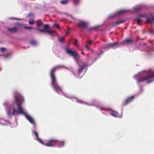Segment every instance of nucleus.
<instances>
[{"label": "nucleus", "instance_id": "1", "mask_svg": "<svg viewBox=\"0 0 154 154\" xmlns=\"http://www.w3.org/2000/svg\"><path fill=\"white\" fill-rule=\"evenodd\" d=\"M15 102L9 106L7 111V115L9 116L12 115H17L21 114L24 115L29 122L35 126V123L33 118L25 112L22 106V104L24 101L23 97L19 93L15 92L14 95Z\"/></svg>", "mask_w": 154, "mask_h": 154}, {"label": "nucleus", "instance_id": "2", "mask_svg": "<svg viewBox=\"0 0 154 154\" xmlns=\"http://www.w3.org/2000/svg\"><path fill=\"white\" fill-rule=\"evenodd\" d=\"M63 67L65 68L63 65H58L54 66L50 70V75L51 80V85L53 88L57 92L59 91H61L62 90L57 84L54 74L55 72L56 69Z\"/></svg>", "mask_w": 154, "mask_h": 154}, {"label": "nucleus", "instance_id": "3", "mask_svg": "<svg viewBox=\"0 0 154 154\" xmlns=\"http://www.w3.org/2000/svg\"><path fill=\"white\" fill-rule=\"evenodd\" d=\"M151 73V69L147 73V75L141 76L137 79L138 83L145 82L147 83H149L153 81L154 79V71L151 74H149Z\"/></svg>", "mask_w": 154, "mask_h": 154}, {"label": "nucleus", "instance_id": "4", "mask_svg": "<svg viewBox=\"0 0 154 154\" xmlns=\"http://www.w3.org/2000/svg\"><path fill=\"white\" fill-rule=\"evenodd\" d=\"M33 134L35 135L36 138V140L39 141L40 143L46 146H52L53 144L55 143V140H49L47 143H45L42 140H41L38 137V135L37 133L35 131H33Z\"/></svg>", "mask_w": 154, "mask_h": 154}, {"label": "nucleus", "instance_id": "5", "mask_svg": "<svg viewBox=\"0 0 154 154\" xmlns=\"http://www.w3.org/2000/svg\"><path fill=\"white\" fill-rule=\"evenodd\" d=\"M66 52L71 57H73L76 60L77 59H80L79 55L75 51H72L69 49L67 48L66 49Z\"/></svg>", "mask_w": 154, "mask_h": 154}, {"label": "nucleus", "instance_id": "6", "mask_svg": "<svg viewBox=\"0 0 154 154\" xmlns=\"http://www.w3.org/2000/svg\"><path fill=\"white\" fill-rule=\"evenodd\" d=\"M49 140H55V143L53 144V146H51V147H54L56 146V145H58V146L59 147H62L64 146V141H60L59 140H54V139H51Z\"/></svg>", "mask_w": 154, "mask_h": 154}, {"label": "nucleus", "instance_id": "7", "mask_svg": "<svg viewBox=\"0 0 154 154\" xmlns=\"http://www.w3.org/2000/svg\"><path fill=\"white\" fill-rule=\"evenodd\" d=\"M49 26L48 24H46L45 25L44 28V32H46L49 34L52 35V34L54 33V31L53 30H49Z\"/></svg>", "mask_w": 154, "mask_h": 154}, {"label": "nucleus", "instance_id": "8", "mask_svg": "<svg viewBox=\"0 0 154 154\" xmlns=\"http://www.w3.org/2000/svg\"><path fill=\"white\" fill-rule=\"evenodd\" d=\"M134 97V96H133L128 98L126 100L122 102V105L123 106H125L129 104L133 100Z\"/></svg>", "mask_w": 154, "mask_h": 154}, {"label": "nucleus", "instance_id": "9", "mask_svg": "<svg viewBox=\"0 0 154 154\" xmlns=\"http://www.w3.org/2000/svg\"><path fill=\"white\" fill-rule=\"evenodd\" d=\"M134 42L133 39L127 38L121 42V45H128L132 44Z\"/></svg>", "mask_w": 154, "mask_h": 154}, {"label": "nucleus", "instance_id": "10", "mask_svg": "<svg viewBox=\"0 0 154 154\" xmlns=\"http://www.w3.org/2000/svg\"><path fill=\"white\" fill-rule=\"evenodd\" d=\"M77 25L78 26L85 28L87 27L88 23L87 22L83 21H80L77 24Z\"/></svg>", "mask_w": 154, "mask_h": 154}, {"label": "nucleus", "instance_id": "11", "mask_svg": "<svg viewBox=\"0 0 154 154\" xmlns=\"http://www.w3.org/2000/svg\"><path fill=\"white\" fill-rule=\"evenodd\" d=\"M153 21H154V17L152 15H149L146 18L147 23H151Z\"/></svg>", "mask_w": 154, "mask_h": 154}, {"label": "nucleus", "instance_id": "12", "mask_svg": "<svg viewBox=\"0 0 154 154\" xmlns=\"http://www.w3.org/2000/svg\"><path fill=\"white\" fill-rule=\"evenodd\" d=\"M117 45V43H109L105 45V46L103 47V48H107L110 47L113 48L115 46Z\"/></svg>", "mask_w": 154, "mask_h": 154}, {"label": "nucleus", "instance_id": "13", "mask_svg": "<svg viewBox=\"0 0 154 154\" xmlns=\"http://www.w3.org/2000/svg\"><path fill=\"white\" fill-rule=\"evenodd\" d=\"M17 28L16 27H14L12 28H8V30L11 32H16L17 30Z\"/></svg>", "mask_w": 154, "mask_h": 154}, {"label": "nucleus", "instance_id": "14", "mask_svg": "<svg viewBox=\"0 0 154 154\" xmlns=\"http://www.w3.org/2000/svg\"><path fill=\"white\" fill-rule=\"evenodd\" d=\"M126 12L125 10H121L117 12L116 14H115V15H117V16H119L121 14H122L125 13Z\"/></svg>", "mask_w": 154, "mask_h": 154}, {"label": "nucleus", "instance_id": "15", "mask_svg": "<svg viewBox=\"0 0 154 154\" xmlns=\"http://www.w3.org/2000/svg\"><path fill=\"white\" fill-rule=\"evenodd\" d=\"M86 66V65L81 66H80V68L79 69L78 72V74L79 75L83 71V70Z\"/></svg>", "mask_w": 154, "mask_h": 154}, {"label": "nucleus", "instance_id": "16", "mask_svg": "<svg viewBox=\"0 0 154 154\" xmlns=\"http://www.w3.org/2000/svg\"><path fill=\"white\" fill-rule=\"evenodd\" d=\"M125 21V20H124L118 21H116V22H115V23H114L113 24V26H114V25H118L120 23H124Z\"/></svg>", "mask_w": 154, "mask_h": 154}, {"label": "nucleus", "instance_id": "17", "mask_svg": "<svg viewBox=\"0 0 154 154\" xmlns=\"http://www.w3.org/2000/svg\"><path fill=\"white\" fill-rule=\"evenodd\" d=\"M43 24V23L41 20H37V26L38 27H40Z\"/></svg>", "mask_w": 154, "mask_h": 154}, {"label": "nucleus", "instance_id": "18", "mask_svg": "<svg viewBox=\"0 0 154 154\" xmlns=\"http://www.w3.org/2000/svg\"><path fill=\"white\" fill-rule=\"evenodd\" d=\"M110 114L112 116L115 117H118L119 115L118 113L116 112H112L110 113Z\"/></svg>", "mask_w": 154, "mask_h": 154}, {"label": "nucleus", "instance_id": "19", "mask_svg": "<svg viewBox=\"0 0 154 154\" xmlns=\"http://www.w3.org/2000/svg\"><path fill=\"white\" fill-rule=\"evenodd\" d=\"M142 9V7L140 6H138L136 7L134 9V11H140V10H141Z\"/></svg>", "mask_w": 154, "mask_h": 154}, {"label": "nucleus", "instance_id": "20", "mask_svg": "<svg viewBox=\"0 0 154 154\" xmlns=\"http://www.w3.org/2000/svg\"><path fill=\"white\" fill-rule=\"evenodd\" d=\"M73 1L74 4L75 5H77L79 4L80 0H73Z\"/></svg>", "mask_w": 154, "mask_h": 154}, {"label": "nucleus", "instance_id": "21", "mask_svg": "<svg viewBox=\"0 0 154 154\" xmlns=\"http://www.w3.org/2000/svg\"><path fill=\"white\" fill-rule=\"evenodd\" d=\"M136 20L137 21V23L138 25H141V20L139 18H137L136 19Z\"/></svg>", "mask_w": 154, "mask_h": 154}, {"label": "nucleus", "instance_id": "22", "mask_svg": "<svg viewBox=\"0 0 154 154\" xmlns=\"http://www.w3.org/2000/svg\"><path fill=\"white\" fill-rule=\"evenodd\" d=\"M68 1L67 0H64L60 1V3L62 4H65L67 3Z\"/></svg>", "mask_w": 154, "mask_h": 154}, {"label": "nucleus", "instance_id": "23", "mask_svg": "<svg viewBox=\"0 0 154 154\" xmlns=\"http://www.w3.org/2000/svg\"><path fill=\"white\" fill-rule=\"evenodd\" d=\"M24 29H34L35 28L33 27H32L30 26H24L23 27Z\"/></svg>", "mask_w": 154, "mask_h": 154}, {"label": "nucleus", "instance_id": "24", "mask_svg": "<svg viewBox=\"0 0 154 154\" xmlns=\"http://www.w3.org/2000/svg\"><path fill=\"white\" fill-rule=\"evenodd\" d=\"M78 40L77 39H76L75 40V42H74L73 44L75 46H77L78 45Z\"/></svg>", "mask_w": 154, "mask_h": 154}, {"label": "nucleus", "instance_id": "25", "mask_svg": "<svg viewBox=\"0 0 154 154\" xmlns=\"http://www.w3.org/2000/svg\"><path fill=\"white\" fill-rule=\"evenodd\" d=\"M30 43L31 44L33 45H35L36 44V42L35 41L33 40L31 41Z\"/></svg>", "mask_w": 154, "mask_h": 154}, {"label": "nucleus", "instance_id": "26", "mask_svg": "<svg viewBox=\"0 0 154 154\" xmlns=\"http://www.w3.org/2000/svg\"><path fill=\"white\" fill-rule=\"evenodd\" d=\"M54 26L55 27L59 28V25L57 23H55L54 25Z\"/></svg>", "mask_w": 154, "mask_h": 154}, {"label": "nucleus", "instance_id": "27", "mask_svg": "<svg viewBox=\"0 0 154 154\" xmlns=\"http://www.w3.org/2000/svg\"><path fill=\"white\" fill-rule=\"evenodd\" d=\"M64 39L63 38H60L59 39L60 42H62L64 41Z\"/></svg>", "mask_w": 154, "mask_h": 154}, {"label": "nucleus", "instance_id": "28", "mask_svg": "<svg viewBox=\"0 0 154 154\" xmlns=\"http://www.w3.org/2000/svg\"><path fill=\"white\" fill-rule=\"evenodd\" d=\"M5 48H0V51L2 52H3L4 51H5Z\"/></svg>", "mask_w": 154, "mask_h": 154}, {"label": "nucleus", "instance_id": "29", "mask_svg": "<svg viewBox=\"0 0 154 154\" xmlns=\"http://www.w3.org/2000/svg\"><path fill=\"white\" fill-rule=\"evenodd\" d=\"M38 31L41 32H44V30L43 29H38Z\"/></svg>", "mask_w": 154, "mask_h": 154}, {"label": "nucleus", "instance_id": "30", "mask_svg": "<svg viewBox=\"0 0 154 154\" xmlns=\"http://www.w3.org/2000/svg\"><path fill=\"white\" fill-rule=\"evenodd\" d=\"M85 47L87 49V50H88V51L90 49V48L89 47V46L88 45H86L85 46Z\"/></svg>", "mask_w": 154, "mask_h": 154}, {"label": "nucleus", "instance_id": "31", "mask_svg": "<svg viewBox=\"0 0 154 154\" xmlns=\"http://www.w3.org/2000/svg\"><path fill=\"white\" fill-rule=\"evenodd\" d=\"M11 20H20V19H19L17 18H10Z\"/></svg>", "mask_w": 154, "mask_h": 154}, {"label": "nucleus", "instance_id": "32", "mask_svg": "<svg viewBox=\"0 0 154 154\" xmlns=\"http://www.w3.org/2000/svg\"><path fill=\"white\" fill-rule=\"evenodd\" d=\"M29 24H34V22L33 21H29Z\"/></svg>", "mask_w": 154, "mask_h": 154}, {"label": "nucleus", "instance_id": "33", "mask_svg": "<svg viewBox=\"0 0 154 154\" xmlns=\"http://www.w3.org/2000/svg\"><path fill=\"white\" fill-rule=\"evenodd\" d=\"M92 43V41H89L87 43L89 45H91Z\"/></svg>", "mask_w": 154, "mask_h": 154}, {"label": "nucleus", "instance_id": "34", "mask_svg": "<svg viewBox=\"0 0 154 154\" xmlns=\"http://www.w3.org/2000/svg\"><path fill=\"white\" fill-rule=\"evenodd\" d=\"M140 17H146V16L144 15H140L139 16Z\"/></svg>", "mask_w": 154, "mask_h": 154}, {"label": "nucleus", "instance_id": "35", "mask_svg": "<svg viewBox=\"0 0 154 154\" xmlns=\"http://www.w3.org/2000/svg\"><path fill=\"white\" fill-rule=\"evenodd\" d=\"M151 33L152 34H154V30L151 31Z\"/></svg>", "mask_w": 154, "mask_h": 154}, {"label": "nucleus", "instance_id": "36", "mask_svg": "<svg viewBox=\"0 0 154 154\" xmlns=\"http://www.w3.org/2000/svg\"><path fill=\"white\" fill-rule=\"evenodd\" d=\"M103 52L101 51L100 53V54H103Z\"/></svg>", "mask_w": 154, "mask_h": 154}, {"label": "nucleus", "instance_id": "37", "mask_svg": "<svg viewBox=\"0 0 154 154\" xmlns=\"http://www.w3.org/2000/svg\"><path fill=\"white\" fill-rule=\"evenodd\" d=\"M68 32H69V31H67L66 32V34H68Z\"/></svg>", "mask_w": 154, "mask_h": 154}, {"label": "nucleus", "instance_id": "38", "mask_svg": "<svg viewBox=\"0 0 154 154\" xmlns=\"http://www.w3.org/2000/svg\"><path fill=\"white\" fill-rule=\"evenodd\" d=\"M82 54L83 55H85V53L84 52H83V51H82Z\"/></svg>", "mask_w": 154, "mask_h": 154}, {"label": "nucleus", "instance_id": "39", "mask_svg": "<svg viewBox=\"0 0 154 154\" xmlns=\"http://www.w3.org/2000/svg\"><path fill=\"white\" fill-rule=\"evenodd\" d=\"M7 104V103H4V105H6Z\"/></svg>", "mask_w": 154, "mask_h": 154}, {"label": "nucleus", "instance_id": "40", "mask_svg": "<svg viewBox=\"0 0 154 154\" xmlns=\"http://www.w3.org/2000/svg\"><path fill=\"white\" fill-rule=\"evenodd\" d=\"M87 56H89V54H87Z\"/></svg>", "mask_w": 154, "mask_h": 154}, {"label": "nucleus", "instance_id": "41", "mask_svg": "<svg viewBox=\"0 0 154 154\" xmlns=\"http://www.w3.org/2000/svg\"><path fill=\"white\" fill-rule=\"evenodd\" d=\"M99 41H98V42H96V43H99Z\"/></svg>", "mask_w": 154, "mask_h": 154}]
</instances>
